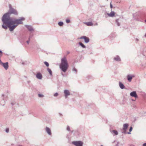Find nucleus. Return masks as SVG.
<instances>
[{
	"mask_svg": "<svg viewBox=\"0 0 146 146\" xmlns=\"http://www.w3.org/2000/svg\"><path fill=\"white\" fill-rule=\"evenodd\" d=\"M25 18L24 17H21L19 19H2V21L3 23L2 25V28L7 29L8 27L10 31H13L14 29L20 24H22V21H24Z\"/></svg>",
	"mask_w": 146,
	"mask_h": 146,
	"instance_id": "nucleus-1",
	"label": "nucleus"
},
{
	"mask_svg": "<svg viewBox=\"0 0 146 146\" xmlns=\"http://www.w3.org/2000/svg\"><path fill=\"white\" fill-rule=\"evenodd\" d=\"M11 14L17 15H18V13L16 9L12 7L11 4H9V10L8 12L4 15L2 19H13V18L10 17Z\"/></svg>",
	"mask_w": 146,
	"mask_h": 146,
	"instance_id": "nucleus-2",
	"label": "nucleus"
},
{
	"mask_svg": "<svg viewBox=\"0 0 146 146\" xmlns=\"http://www.w3.org/2000/svg\"><path fill=\"white\" fill-rule=\"evenodd\" d=\"M68 67V64L66 58L64 57L61 59V63L60 65V68L63 72H65Z\"/></svg>",
	"mask_w": 146,
	"mask_h": 146,
	"instance_id": "nucleus-3",
	"label": "nucleus"
},
{
	"mask_svg": "<svg viewBox=\"0 0 146 146\" xmlns=\"http://www.w3.org/2000/svg\"><path fill=\"white\" fill-rule=\"evenodd\" d=\"M72 143L76 146H82L83 143L81 141H74Z\"/></svg>",
	"mask_w": 146,
	"mask_h": 146,
	"instance_id": "nucleus-4",
	"label": "nucleus"
},
{
	"mask_svg": "<svg viewBox=\"0 0 146 146\" xmlns=\"http://www.w3.org/2000/svg\"><path fill=\"white\" fill-rule=\"evenodd\" d=\"M135 77V75H128L127 76V80L129 82H131L133 78Z\"/></svg>",
	"mask_w": 146,
	"mask_h": 146,
	"instance_id": "nucleus-5",
	"label": "nucleus"
},
{
	"mask_svg": "<svg viewBox=\"0 0 146 146\" xmlns=\"http://www.w3.org/2000/svg\"><path fill=\"white\" fill-rule=\"evenodd\" d=\"M64 92L66 98H67L68 96L70 95V92L68 90H65L64 91Z\"/></svg>",
	"mask_w": 146,
	"mask_h": 146,
	"instance_id": "nucleus-6",
	"label": "nucleus"
},
{
	"mask_svg": "<svg viewBox=\"0 0 146 146\" xmlns=\"http://www.w3.org/2000/svg\"><path fill=\"white\" fill-rule=\"evenodd\" d=\"M130 96L133 97H134L135 98H138V96L137 94L136 91H133L130 93Z\"/></svg>",
	"mask_w": 146,
	"mask_h": 146,
	"instance_id": "nucleus-7",
	"label": "nucleus"
},
{
	"mask_svg": "<svg viewBox=\"0 0 146 146\" xmlns=\"http://www.w3.org/2000/svg\"><path fill=\"white\" fill-rule=\"evenodd\" d=\"M0 65L3 66L5 69L6 70L8 68V62L5 63L2 62V64H1Z\"/></svg>",
	"mask_w": 146,
	"mask_h": 146,
	"instance_id": "nucleus-8",
	"label": "nucleus"
},
{
	"mask_svg": "<svg viewBox=\"0 0 146 146\" xmlns=\"http://www.w3.org/2000/svg\"><path fill=\"white\" fill-rule=\"evenodd\" d=\"M45 131L49 135H51L52 134L51 131L50 129L48 127H46L45 128Z\"/></svg>",
	"mask_w": 146,
	"mask_h": 146,
	"instance_id": "nucleus-9",
	"label": "nucleus"
},
{
	"mask_svg": "<svg viewBox=\"0 0 146 146\" xmlns=\"http://www.w3.org/2000/svg\"><path fill=\"white\" fill-rule=\"evenodd\" d=\"M36 78L39 79H41L42 78L41 74L40 72H38L36 75Z\"/></svg>",
	"mask_w": 146,
	"mask_h": 146,
	"instance_id": "nucleus-10",
	"label": "nucleus"
},
{
	"mask_svg": "<svg viewBox=\"0 0 146 146\" xmlns=\"http://www.w3.org/2000/svg\"><path fill=\"white\" fill-rule=\"evenodd\" d=\"M107 14L109 17H113L115 16V12L113 11H111L110 13H107Z\"/></svg>",
	"mask_w": 146,
	"mask_h": 146,
	"instance_id": "nucleus-11",
	"label": "nucleus"
},
{
	"mask_svg": "<svg viewBox=\"0 0 146 146\" xmlns=\"http://www.w3.org/2000/svg\"><path fill=\"white\" fill-rule=\"evenodd\" d=\"M25 27L30 31H33L34 30L33 28L31 26L29 25H26Z\"/></svg>",
	"mask_w": 146,
	"mask_h": 146,
	"instance_id": "nucleus-12",
	"label": "nucleus"
},
{
	"mask_svg": "<svg viewBox=\"0 0 146 146\" xmlns=\"http://www.w3.org/2000/svg\"><path fill=\"white\" fill-rule=\"evenodd\" d=\"M113 60L117 61L119 62L121 61V59L119 56L117 55L113 58Z\"/></svg>",
	"mask_w": 146,
	"mask_h": 146,
	"instance_id": "nucleus-13",
	"label": "nucleus"
},
{
	"mask_svg": "<svg viewBox=\"0 0 146 146\" xmlns=\"http://www.w3.org/2000/svg\"><path fill=\"white\" fill-rule=\"evenodd\" d=\"M128 126H129V125L127 123L124 124L123 125V131H126L128 127Z\"/></svg>",
	"mask_w": 146,
	"mask_h": 146,
	"instance_id": "nucleus-14",
	"label": "nucleus"
},
{
	"mask_svg": "<svg viewBox=\"0 0 146 146\" xmlns=\"http://www.w3.org/2000/svg\"><path fill=\"white\" fill-rule=\"evenodd\" d=\"M119 87L121 89H124L125 86L121 82H119Z\"/></svg>",
	"mask_w": 146,
	"mask_h": 146,
	"instance_id": "nucleus-15",
	"label": "nucleus"
},
{
	"mask_svg": "<svg viewBox=\"0 0 146 146\" xmlns=\"http://www.w3.org/2000/svg\"><path fill=\"white\" fill-rule=\"evenodd\" d=\"M84 42L86 43H88L89 42V38L86 36H85V38H84Z\"/></svg>",
	"mask_w": 146,
	"mask_h": 146,
	"instance_id": "nucleus-16",
	"label": "nucleus"
},
{
	"mask_svg": "<svg viewBox=\"0 0 146 146\" xmlns=\"http://www.w3.org/2000/svg\"><path fill=\"white\" fill-rule=\"evenodd\" d=\"M25 37H21V39L19 38V40L20 42L22 44L24 42L25 40L24 39L25 38Z\"/></svg>",
	"mask_w": 146,
	"mask_h": 146,
	"instance_id": "nucleus-17",
	"label": "nucleus"
},
{
	"mask_svg": "<svg viewBox=\"0 0 146 146\" xmlns=\"http://www.w3.org/2000/svg\"><path fill=\"white\" fill-rule=\"evenodd\" d=\"M111 133L113 135H117L118 134V132L117 131L115 130H113L111 131Z\"/></svg>",
	"mask_w": 146,
	"mask_h": 146,
	"instance_id": "nucleus-18",
	"label": "nucleus"
},
{
	"mask_svg": "<svg viewBox=\"0 0 146 146\" xmlns=\"http://www.w3.org/2000/svg\"><path fill=\"white\" fill-rule=\"evenodd\" d=\"M85 24L88 26H92L93 25V23L92 22H86Z\"/></svg>",
	"mask_w": 146,
	"mask_h": 146,
	"instance_id": "nucleus-19",
	"label": "nucleus"
},
{
	"mask_svg": "<svg viewBox=\"0 0 146 146\" xmlns=\"http://www.w3.org/2000/svg\"><path fill=\"white\" fill-rule=\"evenodd\" d=\"M47 70L49 72L50 76H52V72L51 70L49 68H47Z\"/></svg>",
	"mask_w": 146,
	"mask_h": 146,
	"instance_id": "nucleus-20",
	"label": "nucleus"
},
{
	"mask_svg": "<svg viewBox=\"0 0 146 146\" xmlns=\"http://www.w3.org/2000/svg\"><path fill=\"white\" fill-rule=\"evenodd\" d=\"M119 19H116L115 20V23L118 26H119L120 25V24L119 23Z\"/></svg>",
	"mask_w": 146,
	"mask_h": 146,
	"instance_id": "nucleus-21",
	"label": "nucleus"
},
{
	"mask_svg": "<svg viewBox=\"0 0 146 146\" xmlns=\"http://www.w3.org/2000/svg\"><path fill=\"white\" fill-rule=\"evenodd\" d=\"M7 96H5L4 95V94H2L1 97V98L3 99V100L4 101V102H5V100H6V98Z\"/></svg>",
	"mask_w": 146,
	"mask_h": 146,
	"instance_id": "nucleus-22",
	"label": "nucleus"
},
{
	"mask_svg": "<svg viewBox=\"0 0 146 146\" xmlns=\"http://www.w3.org/2000/svg\"><path fill=\"white\" fill-rule=\"evenodd\" d=\"M79 44L83 48H86V46H85L82 42H79Z\"/></svg>",
	"mask_w": 146,
	"mask_h": 146,
	"instance_id": "nucleus-23",
	"label": "nucleus"
},
{
	"mask_svg": "<svg viewBox=\"0 0 146 146\" xmlns=\"http://www.w3.org/2000/svg\"><path fill=\"white\" fill-rule=\"evenodd\" d=\"M72 71H73L76 74L77 73V70L74 67L72 69Z\"/></svg>",
	"mask_w": 146,
	"mask_h": 146,
	"instance_id": "nucleus-24",
	"label": "nucleus"
},
{
	"mask_svg": "<svg viewBox=\"0 0 146 146\" xmlns=\"http://www.w3.org/2000/svg\"><path fill=\"white\" fill-rule=\"evenodd\" d=\"M132 129H133V127H130V128H129V132H127V133L128 134H131V133L130 132L132 131Z\"/></svg>",
	"mask_w": 146,
	"mask_h": 146,
	"instance_id": "nucleus-25",
	"label": "nucleus"
},
{
	"mask_svg": "<svg viewBox=\"0 0 146 146\" xmlns=\"http://www.w3.org/2000/svg\"><path fill=\"white\" fill-rule=\"evenodd\" d=\"M58 25L60 26H62L63 25V23L62 21H60L58 23Z\"/></svg>",
	"mask_w": 146,
	"mask_h": 146,
	"instance_id": "nucleus-26",
	"label": "nucleus"
},
{
	"mask_svg": "<svg viewBox=\"0 0 146 146\" xmlns=\"http://www.w3.org/2000/svg\"><path fill=\"white\" fill-rule=\"evenodd\" d=\"M44 63L47 67H48L49 66V64L48 62L45 61L44 62Z\"/></svg>",
	"mask_w": 146,
	"mask_h": 146,
	"instance_id": "nucleus-27",
	"label": "nucleus"
},
{
	"mask_svg": "<svg viewBox=\"0 0 146 146\" xmlns=\"http://www.w3.org/2000/svg\"><path fill=\"white\" fill-rule=\"evenodd\" d=\"M38 96L40 98H42L44 97V96L43 95L40 94H38Z\"/></svg>",
	"mask_w": 146,
	"mask_h": 146,
	"instance_id": "nucleus-28",
	"label": "nucleus"
},
{
	"mask_svg": "<svg viewBox=\"0 0 146 146\" xmlns=\"http://www.w3.org/2000/svg\"><path fill=\"white\" fill-rule=\"evenodd\" d=\"M67 130L70 131V127L69 126H67V129H66Z\"/></svg>",
	"mask_w": 146,
	"mask_h": 146,
	"instance_id": "nucleus-29",
	"label": "nucleus"
},
{
	"mask_svg": "<svg viewBox=\"0 0 146 146\" xmlns=\"http://www.w3.org/2000/svg\"><path fill=\"white\" fill-rule=\"evenodd\" d=\"M66 22L67 23H68L70 22V21L69 19H66Z\"/></svg>",
	"mask_w": 146,
	"mask_h": 146,
	"instance_id": "nucleus-30",
	"label": "nucleus"
},
{
	"mask_svg": "<svg viewBox=\"0 0 146 146\" xmlns=\"http://www.w3.org/2000/svg\"><path fill=\"white\" fill-rule=\"evenodd\" d=\"M3 55V52H2L0 50V57H1Z\"/></svg>",
	"mask_w": 146,
	"mask_h": 146,
	"instance_id": "nucleus-31",
	"label": "nucleus"
},
{
	"mask_svg": "<svg viewBox=\"0 0 146 146\" xmlns=\"http://www.w3.org/2000/svg\"><path fill=\"white\" fill-rule=\"evenodd\" d=\"M9 129L8 128H7L5 130V131L6 133H8L9 132Z\"/></svg>",
	"mask_w": 146,
	"mask_h": 146,
	"instance_id": "nucleus-32",
	"label": "nucleus"
},
{
	"mask_svg": "<svg viewBox=\"0 0 146 146\" xmlns=\"http://www.w3.org/2000/svg\"><path fill=\"white\" fill-rule=\"evenodd\" d=\"M85 36H81L79 38L80 39H84V38H85Z\"/></svg>",
	"mask_w": 146,
	"mask_h": 146,
	"instance_id": "nucleus-33",
	"label": "nucleus"
},
{
	"mask_svg": "<svg viewBox=\"0 0 146 146\" xmlns=\"http://www.w3.org/2000/svg\"><path fill=\"white\" fill-rule=\"evenodd\" d=\"M54 96L55 97H56L58 95V94L57 93H56L55 94H54Z\"/></svg>",
	"mask_w": 146,
	"mask_h": 146,
	"instance_id": "nucleus-34",
	"label": "nucleus"
},
{
	"mask_svg": "<svg viewBox=\"0 0 146 146\" xmlns=\"http://www.w3.org/2000/svg\"><path fill=\"white\" fill-rule=\"evenodd\" d=\"M30 38H29V40H27V41H26V42L27 43V44H29V41H30Z\"/></svg>",
	"mask_w": 146,
	"mask_h": 146,
	"instance_id": "nucleus-35",
	"label": "nucleus"
},
{
	"mask_svg": "<svg viewBox=\"0 0 146 146\" xmlns=\"http://www.w3.org/2000/svg\"><path fill=\"white\" fill-rule=\"evenodd\" d=\"M110 8L111 9L112 8H113V5L111 3V2L110 3Z\"/></svg>",
	"mask_w": 146,
	"mask_h": 146,
	"instance_id": "nucleus-36",
	"label": "nucleus"
},
{
	"mask_svg": "<svg viewBox=\"0 0 146 146\" xmlns=\"http://www.w3.org/2000/svg\"><path fill=\"white\" fill-rule=\"evenodd\" d=\"M11 104L12 106H13L15 104V103L14 102H11Z\"/></svg>",
	"mask_w": 146,
	"mask_h": 146,
	"instance_id": "nucleus-37",
	"label": "nucleus"
},
{
	"mask_svg": "<svg viewBox=\"0 0 146 146\" xmlns=\"http://www.w3.org/2000/svg\"><path fill=\"white\" fill-rule=\"evenodd\" d=\"M143 146H146V143H144L143 144Z\"/></svg>",
	"mask_w": 146,
	"mask_h": 146,
	"instance_id": "nucleus-38",
	"label": "nucleus"
},
{
	"mask_svg": "<svg viewBox=\"0 0 146 146\" xmlns=\"http://www.w3.org/2000/svg\"><path fill=\"white\" fill-rule=\"evenodd\" d=\"M122 133L126 134V131H124Z\"/></svg>",
	"mask_w": 146,
	"mask_h": 146,
	"instance_id": "nucleus-39",
	"label": "nucleus"
},
{
	"mask_svg": "<svg viewBox=\"0 0 146 146\" xmlns=\"http://www.w3.org/2000/svg\"><path fill=\"white\" fill-rule=\"evenodd\" d=\"M136 41H139V39H138V38H136Z\"/></svg>",
	"mask_w": 146,
	"mask_h": 146,
	"instance_id": "nucleus-40",
	"label": "nucleus"
},
{
	"mask_svg": "<svg viewBox=\"0 0 146 146\" xmlns=\"http://www.w3.org/2000/svg\"><path fill=\"white\" fill-rule=\"evenodd\" d=\"M66 138L68 139H69V137H68V135H67L66 136Z\"/></svg>",
	"mask_w": 146,
	"mask_h": 146,
	"instance_id": "nucleus-41",
	"label": "nucleus"
},
{
	"mask_svg": "<svg viewBox=\"0 0 146 146\" xmlns=\"http://www.w3.org/2000/svg\"><path fill=\"white\" fill-rule=\"evenodd\" d=\"M31 38V36H29V38L30 39V38Z\"/></svg>",
	"mask_w": 146,
	"mask_h": 146,
	"instance_id": "nucleus-42",
	"label": "nucleus"
},
{
	"mask_svg": "<svg viewBox=\"0 0 146 146\" xmlns=\"http://www.w3.org/2000/svg\"><path fill=\"white\" fill-rule=\"evenodd\" d=\"M95 25H98V23H96Z\"/></svg>",
	"mask_w": 146,
	"mask_h": 146,
	"instance_id": "nucleus-43",
	"label": "nucleus"
},
{
	"mask_svg": "<svg viewBox=\"0 0 146 146\" xmlns=\"http://www.w3.org/2000/svg\"><path fill=\"white\" fill-rule=\"evenodd\" d=\"M70 53V52L69 51L67 52V54H69Z\"/></svg>",
	"mask_w": 146,
	"mask_h": 146,
	"instance_id": "nucleus-44",
	"label": "nucleus"
},
{
	"mask_svg": "<svg viewBox=\"0 0 146 146\" xmlns=\"http://www.w3.org/2000/svg\"><path fill=\"white\" fill-rule=\"evenodd\" d=\"M145 37H146V33L145 34Z\"/></svg>",
	"mask_w": 146,
	"mask_h": 146,
	"instance_id": "nucleus-45",
	"label": "nucleus"
},
{
	"mask_svg": "<svg viewBox=\"0 0 146 146\" xmlns=\"http://www.w3.org/2000/svg\"><path fill=\"white\" fill-rule=\"evenodd\" d=\"M22 64L23 65L24 64V62H22Z\"/></svg>",
	"mask_w": 146,
	"mask_h": 146,
	"instance_id": "nucleus-46",
	"label": "nucleus"
},
{
	"mask_svg": "<svg viewBox=\"0 0 146 146\" xmlns=\"http://www.w3.org/2000/svg\"><path fill=\"white\" fill-rule=\"evenodd\" d=\"M59 115H62V114L60 113H59Z\"/></svg>",
	"mask_w": 146,
	"mask_h": 146,
	"instance_id": "nucleus-47",
	"label": "nucleus"
},
{
	"mask_svg": "<svg viewBox=\"0 0 146 146\" xmlns=\"http://www.w3.org/2000/svg\"><path fill=\"white\" fill-rule=\"evenodd\" d=\"M73 132V130L71 131V132L72 133Z\"/></svg>",
	"mask_w": 146,
	"mask_h": 146,
	"instance_id": "nucleus-48",
	"label": "nucleus"
},
{
	"mask_svg": "<svg viewBox=\"0 0 146 146\" xmlns=\"http://www.w3.org/2000/svg\"><path fill=\"white\" fill-rule=\"evenodd\" d=\"M145 22L146 23V19L145 20Z\"/></svg>",
	"mask_w": 146,
	"mask_h": 146,
	"instance_id": "nucleus-49",
	"label": "nucleus"
},
{
	"mask_svg": "<svg viewBox=\"0 0 146 146\" xmlns=\"http://www.w3.org/2000/svg\"><path fill=\"white\" fill-rule=\"evenodd\" d=\"M4 104H3V105H3V106H4Z\"/></svg>",
	"mask_w": 146,
	"mask_h": 146,
	"instance_id": "nucleus-50",
	"label": "nucleus"
},
{
	"mask_svg": "<svg viewBox=\"0 0 146 146\" xmlns=\"http://www.w3.org/2000/svg\"><path fill=\"white\" fill-rule=\"evenodd\" d=\"M101 146H103V145H101Z\"/></svg>",
	"mask_w": 146,
	"mask_h": 146,
	"instance_id": "nucleus-51",
	"label": "nucleus"
}]
</instances>
